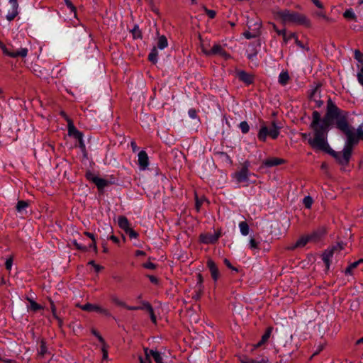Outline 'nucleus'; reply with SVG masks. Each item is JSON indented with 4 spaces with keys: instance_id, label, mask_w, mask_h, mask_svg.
I'll use <instances>...</instances> for the list:
<instances>
[{
    "instance_id": "f257e3e1",
    "label": "nucleus",
    "mask_w": 363,
    "mask_h": 363,
    "mask_svg": "<svg viewBox=\"0 0 363 363\" xmlns=\"http://www.w3.org/2000/svg\"><path fill=\"white\" fill-rule=\"evenodd\" d=\"M335 123L336 127L347 137L351 128L347 122V113L340 110L329 99L327 104V112L323 118L319 112L315 111L312 114L311 128L314 132V138H308V143L315 150H322L331 155L327 140L328 130Z\"/></svg>"
},
{
    "instance_id": "f03ea898",
    "label": "nucleus",
    "mask_w": 363,
    "mask_h": 363,
    "mask_svg": "<svg viewBox=\"0 0 363 363\" xmlns=\"http://www.w3.org/2000/svg\"><path fill=\"white\" fill-rule=\"evenodd\" d=\"M361 140H363V122L358 126L356 131L352 128L350 129L343 150L340 152L331 151V155L340 164H347L351 157L353 147Z\"/></svg>"
},
{
    "instance_id": "7ed1b4c3",
    "label": "nucleus",
    "mask_w": 363,
    "mask_h": 363,
    "mask_svg": "<svg viewBox=\"0 0 363 363\" xmlns=\"http://www.w3.org/2000/svg\"><path fill=\"white\" fill-rule=\"evenodd\" d=\"M275 17L284 24L301 25L306 27L311 26V22L306 16L297 12L290 11L287 9L277 11L275 13Z\"/></svg>"
},
{
    "instance_id": "20e7f679",
    "label": "nucleus",
    "mask_w": 363,
    "mask_h": 363,
    "mask_svg": "<svg viewBox=\"0 0 363 363\" xmlns=\"http://www.w3.org/2000/svg\"><path fill=\"white\" fill-rule=\"evenodd\" d=\"M145 359L140 357V363H150V358H152L156 363H164L163 354L157 350L145 349Z\"/></svg>"
},
{
    "instance_id": "39448f33",
    "label": "nucleus",
    "mask_w": 363,
    "mask_h": 363,
    "mask_svg": "<svg viewBox=\"0 0 363 363\" xmlns=\"http://www.w3.org/2000/svg\"><path fill=\"white\" fill-rule=\"evenodd\" d=\"M248 168H249V162H245L244 163V166L242 167V168L240 171L235 172L233 174V178L235 179L237 183H238V184L245 183V182H247L249 181V177L250 175V172Z\"/></svg>"
},
{
    "instance_id": "423d86ee",
    "label": "nucleus",
    "mask_w": 363,
    "mask_h": 363,
    "mask_svg": "<svg viewBox=\"0 0 363 363\" xmlns=\"http://www.w3.org/2000/svg\"><path fill=\"white\" fill-rule=\"evenodd\" d=\"M80 308L85 311H89V312H97L99 313L103 314L106 316H110L111 313L109 311L105 308H103L100 306L99 305L96 304H91V303H86L82 306H79Z\"/></svg>"
},
{
    "instance_id": "0eeeda50",
    "label": "nucleus",
    "mask_w": 363,
    "mask_h": 363,
    "mask_svg": "<svg viewBox=\"0 0 363 363\" xmlns=\"http://www.w3.org/2000/svg\"><path fill=\"white\" fill-rule=\"evenodd\" d=\"M342 249L343 245L342 244H337L336 246H334L331 249L327 250L324 252V253L322 255V259L327 269H329L330 259L333 255L334 251H340Z\"/></svg>"
},
{
    "instance_id": "6e6552de",
    "label": "nucleus",
    "mask_w": 363,
    "mask_h": 363,
    "mask_svg": "<svg viewBox=\"0 0 363 363\" xmlns=\"http://www.w3.org/2000/svg\"><path fill=\"white\" fill-rule=\"evenodd\" d=\"M86 177L88 179H89L96 184V186L99 190H103L106 186H107L110 184V182L108 180L99 177L91 172L87 173Z\"/></svg>"
},
{
    "instance_id": "1a4fd4ad",
    "label": "nucleus",
    "mask_w": 363,
    "mask_h": 363,
    "mask_svg": "<svg viewBox=\"0 0 363 363\" xmlns=\"http://www.w3.org/2000/svg\"><path fill=\"white\" fill-rule=\"evenodd\" d=\"M11 9L8 11L6 18L8 21H12L18 15V0H9V1Z\"/></svg>"
},
{
    "instance_id": "9d476101",
    "label": "nucleus",
    "mask_w": 363,
    "mask_h": 363,
    "mask_svg": "<svg viewBox=\"0 0 363 363\" xmlns=\"http://www.w3.org/2000/svg\"><path fill=\"white\" fill-rule=\"evenodd\" d=\"M220 232H214L213 233L201 234L200 235V240L204 244L215 243L220 238Z\"/></svg>"
},
{
    "instance_id": "9b49d317",
    "label": "nucleus",
    "mask_w": 363,
    "mask_h": 363,
    "mask_svg": "<svg viewBox=\"0 0 363 363\" xmlns=\"http://www.w3.org/2000/svg\"><path fill=\"white\" fill-rule=\"evenodd\" d=\"M209 53H211V55H219L225 60L230 57V55L225 51L224 48L217 43L213 44Z\"/></svg>"
},
{
    "instance_id": "f8f14e48",
    "label": "nucleus",
    "mask_w": 363,
    "mask_h": 363,
    "mask_svg": "<svg viewBox=\"0 0 363 363\" xmlns=\"http://www.w3.org/2000/svg\"><path fill=\"white\" fill-rule=\"evenodd\" d=\"M138 164L140 169L145 170L149 165V158L145 151L142 150L138 153Z\"/></svg>"
},
{
    "instance_id": "ddd939ff",
    "label": "nucleus",
    "mask_w": 363,
    "mask_h": 363,
    "mask_svg": "<svg viewBox=\"0 0 363 363\" xmlns=\"http://www.w3.org/2000/svg\"><path fill=\"white\" fill-rule=\"evenodd\" d=\"M68 135L72 136L77 140L82 139V133L79 132L74 125L73 123L68 120Z\"/></svg>"
},
{
    "instance_id": "4468645a",
    "label": "nucleus",
    "mask_w": 363,
    "mask_h": 363,
    "mask_svg": "<svg viewBox=\"0 0 363 363\" xmlns=\"http://www.w3.org/2000/svg\"><path fill=\"white\" fill-rule=\"evenodd\" d=\"M207 266L211 272L213 279L217 281L219 277V272L215 262L212 259H208L207 261Z\"/></svg>"
},
{
    "instance_id": "2eb2a0df",
    "label": "nucleus",
    "mask_w": 363,
    "mask_h": 363,
    "mask_svg": "<svg viewBox=\"0 0 363 363\" xmlns=\"http://www.w3.org/2000/svg\"><path fill=\"white\" fill-rule=\"evenodd\" d=\"M320 96V90L318 86H315L311 91L310 94V98L311 100H313L315 103L317 107H320L323 104V101L320 100L319 98Z\"/></svg>"
},
{
    "instance_id": "dca6fc26",
    "label": "nucleus",
    "mask_w": 363,
    "mask_h": 363,
    "mask_svg": "<svg viewBox=\"0 0 363 363\" xmlns=\"http://www.w3.org/2000/svg\"><path fill=\"white\" fill-rule=\"evenodd\" d=\"M284 163V160L278 157H271L265 160L263 164L267 167H272Z\"/></svg>"
},
{
    "instance_id": "f3484780",
    "label": "nucleus",
    "mask_w": 363,
    "mask_h": 363,
    "mask_svg": "<svg viewBox=\"0 0 363 363\" xmlns=\"http://www.w3.org/2000/svg\"><path fill=\"white\" fill-rule=\"evenodd\" d=\"M310 241L311 239L308 235L302 236L299 239H298L295 244L291 246L289 248L291 250H294L298 247H303Z\"/></svg>"
},
{
    "instance_id": "a211bd4d",
    "label": "nucleus",
    "mask_w": 363,
    "mask_h": 363,
    "mask_svg": "<svg viewBox=\"0 0 363 363\" xmlns=\"http://www.w3.org/2000/svg\"><path fill=\"white\" fill-rule=\"evenodd\" d=\"M267 136H269V128L265 125H263L259 129V131L257 134V138L259 140L264 142L266 141Z\"/></svg>"
},
{
    "instance_id": "6ab92c4d",
    "label": "nucleus",
    "mask_w": 363,
    "mask_h": 363,
    "mask_svg": "<svg viewBox=\"0 0 363 363\" xmlns=\"http://www.w3.org/2000/svg\"><path fill=\"white\" fill-rule=\"evenodd\" d=\"M238 77L239 79L244 82L245 83L250 84L252 82L253 77L251 74L245 72V71H240L238 72Z\"/></svg>"
},
{
    "instance_id": "aec40b11",
    "label": "nucleus",
    "mask_w": 363,
    "mask_h": 363,
    "mask_svg": "<svg viewBox=\"0 0 363 363\" xmlns=\"http://www.w3.org/2000/svg\"><path fill=\"white\" fill-rule=\"evenodd\" d=\"M118 225L125 232L130 228L129 221L125 216H119L118 218Z\"/></svg>"
},
{
    "instance_id": "412c9836",
    "label": "nucleus",
    "mask_w": 363,
    "mask_h": 363,
    "mask_svg": "<svg viewBox=\"0 0 363 363\" xmlns=\"http://www.w3.org/2000/svg\"><path fill=\"white\" fill-rule=\"evenodd\" d=\"M325 233V231L324 229H318L310 235H308L311 241L316 242L320 239V238Z\"/></svg>"
},
{
    "instance_id": "4be33fe9",
    "label": "nucleus",
    "mask_w": 363,
    "mask_h": 363,
    "mask_svg": "<svg viewBox=\"0 0 363 363\" xmlns=\"http://www.w3.org/2000/svg\"><path fill=\"white\" fill-rule=\"evenodd\" d=\"M280 128L276 124L275 122H272V127L269 128V136L276 139L279 135Z\"/></svg>"
},
{
    "instance_id": "5701e85b",
    "label": "nucleus",
    "mask_w": 363,
    "mask_h": 363,
    "mask_svg": "<svg viewBox=\"0 0 363 363\" xmlns=\"http://www.w3.org/2000/svg\"><path fill=\"white\" fill-rule=\"evenodd\" d=\"M289 79L290 77L288 72L283 71L279 75L278 82L280 84L284 86L288 83Z\"/></svg>"
},
{
    "instance_id": "b1692460",
    "label": "nucleus",
    "mask_w": 363,
    "mask_h": 363,
    "mask_svg": "<svg viewBox=\"0 0 363 363\" xmlns=\"http://www.w3.org/2000/svg\"><path fill=\"white\" fill-rule=\"evenodd\" d=\"M33 72L36 76L40 78H45L48 75L47 70L42 69L40 66L38 65H35L33 67Z\"/></svg>"
},
{
    "instance_id": "393cba45",
    "label": "nucleus",
    "mask_w": 363,
    "mask_h": 363,
    "mask_svg": "<svg viewBox=\"0 0 363 363\" xmlns=\"http://www.w3.org/2000/svg\"><path fill=\"white\" fill-rule=\"evenodd\" d=\"M143 306L145 310H147L150 314L151 320L153 323H156V316L154 314V311L150 304L147 302H143Z\"/></svg>"
},
{
    "instance_id": "a878e982",
    "label": "nucleus",
    "mask_w": 363,
    "mask_h": 363,
    "mask_svg": "<svg viewBox=\"0 0 363 363\" xmlns=\"http://www.w3.org/2000/svg\"><path fill=\"white\" fill-rule=\"evenodd\" d=\"M238 226H239V228H240V233L242 235L246 236V235H247L249 234V233H250V228H249L248 224L245 221L240 222L239 223Z\"/></svg>"
},
{
    "instance_id": "bb28decb",
    "label": "nucleus",
    "mask_w": 363,
    "mask_h": 363,
    "mask_svg": "<svg viewBox=\"0 0 363 363\" xmlns=\"http://www.w3.org/2000/svg\"><path fill=\"white\" fill-rule=\"evenodd\" d=\"M168 45L167 39L164 35H161L158 38L157 48L163 50Z\"/></svg>"
},
{
    "instance_id": "cd10ccee",
    "label": "nucleus",
    "mask_w": 363,
    "mask_h": 363,
    "mask_svg": "<svg viewBox=\"0 0 363 363\" xmlns=\"http://www.w3.org/2000/svg\"><path fill=\"white\" fill-rule=\"evenodd\" d=\"M111 300L113 303L116 306H121L125 308L126 306V303L121 300L118 296L113 294L111 296Z\"/></svg>"
},
{
    "instance_id": "c85d7f7f",
    "label": "nucleus",
    "mask_w": 363,
    "mask_h": 363,
    "mask_svg": "<svg viewBox=\"0 0 363 363\" xmlns=\"http://www.w3.org/2000/svg\"><path fill=\"white\" fill-rule=\"evenodd\" d=\"M28 206V203L25 201H19L16 205V210L19 213H23Z\"/></svg>"
},
{
    "instance_id": "c756f323",
    "label": "nucleus",
    "mask_w": 363,
    "mask_h": 363,
    "mask_svg": "<svg viewBox=\"0 0 363 363\" xmlns=\"http://www.w3.org/2000/svg\"><path fill=\"white\" fill-rule=\"evenodd\" d=\"M157 55H158L157 48H152L150 53L149 54L148 58L153 63H156L157 62Z\"/></svg>"
},
{
    "instance_id": "7c9ffc66",
    "label": "nucleus",
    "mask_w": 363,
    "mask_h": 363,
    "mask_svg": "<svg viewBox=\"0 0 363 363\" xmlns=\"http://www.w3.org/2000/svg\"><path fill=\"white\" fill-rule=\"evenodd\" d=\"M28 301L30 303L29 309L30 311L35 312L42 308V306L34 301L33 299L28 298Z\"/></svg>"
},
{
    "instance_id": "2f4dec72",
    "label": "nucleus",
    "mask_w": 363,
    "mask_h": 363,
    "mask_svg": "<svg viewBox=\"0 0 363 363\" xmlns=\"http://www.w3.org/2000/svg\"><path fill=\"white\" fill-rule=\"evenodd\" d=\"M240 362L241 363H266L268 362V359H264L262 358L259 360H253L247 357H243L240 359Z\"/></svg>"
},
{
    "instance_id": "473e14b6",
    "label": "nucleus",
    "mask_w": 363,
    "mask_h": 363,
    "mask_svg": "<svg viewBox=\"0 0 363 363\" xmlns=\"http://www.w3.org/2000/svg\"><path fill=\"white\" fill-rule=\"evenodd\" d=\"M343 16L346 18L356 20L355 13H354V11L352 9H347L344 12Z\"/></svg>"
},
{
    "instance_id": "72a5a7b5",
    "label": "nucleus",
    "mask_w": 363,
    "mask_h": 363,
    "mask_svg": "<svg viewBox=\"0 0 363 363\" xmlns=\"http://www.w3.org/2000/svg\"><path fill=\"white\" fill-rule=\"evenodd\" d=\"M296 36L295 35V33H286L284 36H283V39H284V43L285 44H287L289 41H290L292 39H296Z\"/></svg>"
},
{
    "instance_id": "f704fd0d",
    "label": "nucleus",
    "mask_w": 363,
    "mask_h": 363,
    "mask_svg": "<svg viewBox=\"0 0 363 363\" xmlns=\"http://www.w3.org/2000/svg\"><path fill=\"white\" fill-rule=\"evenodd\" d=\"M358 266V262H354L351 263L345 269V274L346 275H351L352 270Z\"/></svg>"
},
{
    "instance_id": "c9c22d12",
    "label": "nucleus",
    "mask_w": 363,
    "mask_h": 363,
    "mask_svg": "<svg viewBox=\"0 0 363 363\" xmlns=\"http://www.w3.org/2000/svg\"><path fill=\"white\" fill-rule=\"evenodd\" d=\"M239 127H240L242 133L244 134L248 133L250 130V126H249L247 122H246V121H242L240 123Z\"/></svg>"
},
{
    "instance_id": "e433bc0d",
    "label": "nucleus",
    "mask_w": 363,
    "mask_h": 363,
    "mask_svg": "<svg viewBox=\"0 0 363 363\" xmlns=\"http://www.w3.org/2000/svg\"><path fill=\"white\" fill-rule=\"evenodd\" d=\"M357 79L359 84L363 88V65L360 67V69L358 70L357 73Z\"/></svg>"
},
{
    "instance_id": "4c0bfd02",
    "label": "nucleus",
    "mask_w": 363,
    "mask_h": 363,
    "mask_svg": "<svg viewBox=\"0 0 363 363\" xmlns=\"http://www.w3.org/2000/svg\"><path fill=\"white\" fill-rule=\"evenodd\" d=\"M303 203L307 208H310L313 203V199L309 196H305L303 200Z\"/></svg>"
},
{
    "instance_id": "58836bf2",
    "label": "nucleus",
    "mask_w": 363,
    "mask_h": 363,
    "mask_svg": "<svg viewBox=\"0 0 363 363\" xmlns=\"http://www.w3.org/2000/svg\"><path fill=\"white\" fill-rule=\"evenodd\" d=\"M259 243L254 238H251L249 240V247L250 249H257Z\"/></svg>"
},
{
    "instance_id": "ea45409f",
    "label": "nucleus",
    "mask_w": 363,
    "mask_h": 363,
    "mask_svg": "<svg viewBox=\"0 0 363 363\" xmlns=\"http://www.w3.org/2000/svg\"><path fill=\"white\" fill-rule=\"evenodd\" d=\"M67 6L69 9L70 11L74 15L76 13V8L72 3L71 0H64Z\"/></svg>"
},
{
    "instance_id": "a19ab883",
    "label": "nucleus",
    "mask_w": 363,
    "mask_h": 363,
    "mask_svg": "<svg viewBox=\"0 0 363 363\" xmlns=\"http://www.w3.org/2000/svg\"><path fill=\"white\" fill-rule=\"evenodd\" d=\"M13 266V258L9 257L6 259L5 267L8 271H11Z\"/></svg>"
},
{
    "instance_id": "79ce46f5",
    "label": "nucleus",
    "mask_w": 363,
    "mask_h": 363,
    "mask_svg": "<svg viewBox=\"0 0 363 363\" xmlns=\"http://www.w3.org/2000/svg\"><path fill=\"white\" fill-rule=\"evenodd\" d=\"M354 58L359 62H363V54L358 50H354Z\"/></svg>"
},
{
    "instance_id": "37998d69",
    "label": "nucleus",
    "mask_w": 363,
    "mask_h": 363,
    "mask_svg": "<svg viewBox=\"0 0 363 363\" xmlns=\"http://www.w3.org/2000/svg\"><path fill=\"white\" fill-rule=\"evenodd\" d=\"M48 352L47 347L45 345V343L42 341L39 350V354L40 355H45Z\"/></svg>"
},
{
    "instance_id": "c03bdc74",
    "label": "nucleus",
    "mask_w": 363,
    "mask_h": 363,
    "mask_svg": "<svg viewBox=\"0 0 363 363\" xmlns=\"http://www.w3.org/2000/svg\"><path fill=\"white\" fill-rule=\"evenodd\" d=\"M51 310H52V315L54 316L55 318H56L58 320L59 324L61 325V324L62 323V320L57 315L56 308L52 303L51 304Z\"/></svg>"
},
{
    "instance_id": "a18cd8bd",
    "label": "nucleus",
    "mask_w": 363,
    "mask_h": 363,
    "mask_svg": "<svg viewBox=\"0 0 363 363\" xmlns=\"http://www.w3.org/2000/svg\"><path fill=\"white\" fill-rule=\"evenodd\" d=\"M127 234H128L129 237L130 238H137L138 236V233H136L134 230L132 228H129L128 230L125 231Z\"/></svg>"
},
{
    "instance_id": "49530a36",
    "label": "nucleus",
    "mask_w": 363,
    "mask_h": 363,
    "mask_svg": "<svg viewBox=\"0 0 363 363\" xmlns=\"http://www.w3.org/2000/svg\"><path fill=\"white\" fill-rule=\"evenodd\" d=\"M269 335H270V331H268L264 335H263V336L262 337V340L258 342L257 346H260L262 343L266 342L269 339Z\"/></svg>"
},
{
    "instance_id": "de8ad7c7",
    "label": "nucleus",
    "mask_w": 363,
    "mask_h": 363,
    "mask_svg": "<svg viewBox=\"0 0 363 363\" xmlns=\"http://www.w3.org/2000/svg\"><path fill=\"white\" fill-rule=\"evenodd\" d=\"M73 245L79 250H83V251H86L87 250V248L86 247L78 243L77 242V240H73Z\"/></svg>"
},
{
    "instance_id": "09e8293b",
    "label": "nucleus",
    "mask_w": 363,
    "mask_h": 363,
    "mask_svg": "<svg viewBox=\"0 0 363 363\" xmlns=\"http://www.w3.org/2000/svg\"><path fill=\"white\" fill-rule=\"evenodd\" d=\"M188 114L191 118L195 119L197 118L196 111L194 108H191L188 111Z\"/></svg>"
},
{
    "instance_id": "8fccbe9b",
    "label": "nucleus",
    "mask_w": 363,
    "mask_h": 363,
    "mask_svg": "<svg viewBox=\"0 0 363 363\" xmlns=\"http://www.w3.org/2000/svg\"><path fill=\"white\" fill-rule=\"evenodd\" d=\"M101 351L103 352V359H106L108 358V350L106 344H103Z\"/></svg>"
},
{
    "instance_id": "3c124183",
    "label": "nucleus",
    "mask_w": 363,
    "mask_h": 363,
    "mask_svg": "<svg viewBox=\"0 0 363 363\" xmlns=\"http://www.w3.org/2000/svg\"><path fill=\"white\" fill-rule=\"evenodd\" d=\"M88 264L91 265V266H93V267L94 268V269H95V271L96 272H99L102 269V267H101L100 265L96 264L94 262V261H90V262H89Z\"/></svg>"
},
{
    "instance_id": "603ef678",
    "label": "nucleus",
    "mask_w": 363,
    "mask_h": 363,
    "mask_svg": "<svg viewBox=\"0 0 363 363\" xmlns=\"http://www.w3.org/2000/svg\"><path fill=\"white\" fill-rule=\"evenodd\" d=\"M205 11L206 14L210 18H213L216 16V11L213 10L207 9L205 8Z\"/></svg>"
},
{
    "instance_id": "864d4df0",
    "label": "nucleus",
    "mask_w": 363,
    "mask_h": 363,
    "mask_svg": "<svg viewBox=\"0 0 363 363\" xmlns=\"http://www.w3.org/2000/svg\"><path fill=\"white\" fill-rule=\"evenodd\" d=\"M125 308H127L128 310H130V311L145 309L143 305L142 306H130L126 305V306H125Z\"/></svg>"
},
{
    "instance_id": "5fc2aeb1",
    "label": "nucleus",
    "mask_w": 363,
    "mask_h": 363,
    "mask_svg": "<svg viewBox=\"0 0 363 363\" xmlns=\"http://www.w3.org/2000/svg\"><path fill=\"white\" fill-rule=\"evenodd\" d=\"M143 266L145 268L150 269H154L155 268V264L150 262L145 263Z\"/></svg>"
},
{
    "instance_id": "6e6d98bb",
    "label": "nucleus",
    "mask_w": 363,
    "mask_h": 363,
    "mask_svg": "<svg viewBox=\"0 0 363 363\" xmlns=\"http://www.w3.org/2000/svg\"><path fill=\"white\" fill-rule=\"evenodd\" d=\"M201 50L206 55H211V53H209L211 52V49L207 48L203 44L201 45Z\"/></svg>"
},
{
    "instance_id": "4d7b16f0",
    "label": "nucleus",
    "mask_w": 363,
    "mask_h": 363,
    "mask_svg": "<svg viewBox=\"0 0 363 363\" xmlns=\"http://www.w3.org/2000/svg\"><path fill=\"white\" fill-rule=\"evenodd\" d=\"M92 333L102 344L105 343L104 338L96 331L93 330Z\"/></svg>"
},
{
    "instance_id": "13d9d810",
    "label": "nucleus",
    "mask_w": 363,
    "mask_h": 363,
    "mask_svg": "<svg viewBox=\"0 0 363 363\" xmlns=\"http://www.w3.org/2000/svg\"><path fill=\"white\" fill-rule=\"evenodd\" d=\"M244 36H245L247 39H250V38H252L255 37V35L251 34V33H250V32H248V31H247V32H245V33H244Z\"/></svg>"
},
{
    "instance_id": "bf43d9fd",
    "label": "nucleus",
    "mask_w": 363,
    "mask_h": 363,
    "mask_svg": "<svg viewBox=\"0 0 363 363\" xmlns=\"http://www.w3.org/2000/svg\"><path fill=\"white\" fill-rule=\"evenodd\" d=\"M90 248H92L95 252H97V246L96 243V240L94 241H92V243L89 245Z\"/></svg>"
},
{
    "instance_id": "052dcab7",
    "label": "nucleus",
    "mask_w": 363,
    "mask_h": 363,
    "mask_svg": "<svg viewBox=\"0 0 363 363\" xmlns=\"http://www.w3.org/2000/svg\"><path fill=\"white\" fill-rule=\"evenodd\" d=\"M149 279L152 283L157 284L158 280L154 276H149Z\"/></svg>"
},
{
    "instance_id": "680f3d73",
    "label": "nucleus",
    "mask_w": 363,
    "mask_h": 363,
    "mask_svg": "<svg viewBox=\"0 0 363 363\" xmlns=\"http://www.w3.org/2000/svg\"><path fill=\"white\" fill-rule=\"evenodd\" d=\"M84 234L89 237V238H91L92 240V241H94L95 240V237L94 235V234L91 233H89V232H85Z\"/></svg>"
},
{
    "instance_id": "e2e57ef3",
    "label": "nucleus",
    "mask_w": 363,
    "mask_h": 363,
    "mask_svg": "<svg viewBox=\"0 0 363 363\" xmlns=\"http://www.w3.org/2000/svg\"><path fill=\"white\" fill-rule=\"evenodd\" d=\"M109 239L111 240L112 241H113L116 243H118L119 242V239L116 236H115L113 235H111Z\"/></svg>"
},
{
    "instance_id": "0e129e2a",
    "label": "nucleus",
    "mask_w": 363,
    "mask_h": 363,
    "mask_svg": "<svg viewBox=\"0 0 363 363\" xmlns=\"http://www.w3.org/2000/svg\"><path fill=\"white\" fill-rule=\"evenodd\" d=\"M104 229H105L106 230H107L109 233H112V228L110 225L105 224Z\"/></svg>"
},
{
    "instance_id": "69168bd1",
    "label": "nucleus",
    "mask_w": 363,
    "mask_h": 363,
    "mask_svg": "<svg viewBox=\"0 0 363 363\" xmlns=\"http://www.w3.org/2000/svg\"><path fill=\"white\" fill-rule=\"evenodd\" d=\"M135 256L139 257V256H144L145 255V253L143 250H137L135 252Z\"/></svg>"
},
{
    "instance_id": "338daca9",
    "label": "nucleus",
    "mask_w": 363,
    "mask_h": 363,
    "mask_svg": "<svg viewBox=\"0 0 363 363\" xmlns=\"http://www.w3.org/2000/svg\"><path fill=\"white\" fill-rule=\"evenodd\" d=\"M313 4L318 8H322V4L318 0H312Z\"/></svg>"
},
{
    "instance_id": "774afa93",
    "label": "nucleus",
    "mask_w": 363,
    "mask_h": 363,
    "mask_svg": "<svg viewBox=\"0 0 363 363\" xmlns=\"http://www.w3.org/2000/svg\"><path fill=\"white\" fill-rule=\"evenodd\" d=\"M224 263L225 264V265H226L228 267H229V268H230V269H233V267H232V265H231V264H230V261H229L228 259H225V260H224Z\"/></svg>"
}]
</instances>
